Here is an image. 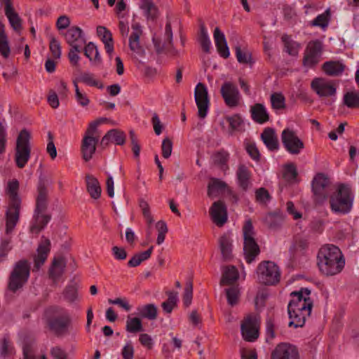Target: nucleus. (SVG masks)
<instances>
[{"instance_id":"obj_21","label":"nucleus","mask_w":359,"mask_h":359,"mask_svg":"<svg viewBox=\"0 0 359 359\" xmlns=\"http://www.w3.org/2000/svg\"><path fill=\"white\" fill-rule=\"evenodd\" d=\"M133 32L129 38L130 49L140 56L145 54L144 48L140 46V38L142 33L141 26L139 23L135 22L132 25Z\"/></svg>"},{"instance_id":"obj_39","label":"nucleus","mask_w":359,"mask_h":359,"mask_svg":"<svg viewBox=\"0 0 359 359\" xmlns=\"http://www.w3.org/2000/svg\"><path fill=\"white\" fill-rule=\"evenodd\" d=\"M284 221V215L280 212L269 213L265 217V222L270 229L279 228Z\"/></svg>"},{"instance_id":"obj_13","label":"nucleus","mask_w":359,"mask_h":359,"mask_svg":"<svg viewBox=\"0 0 359 359\" xmlns=\"http://www.w3.org/2000/svg\"><path fill=\"white\" fill-rule=\"evenodd\" d=\"M311 88L319 97H332L337 93L336 83L322 77L313 79Z\"/></svg>"},{"instance_id":"obj_12","label":"nucleus","mask_w":359,"mask_h":359,"mask_svg":"<svg viewBox=\"0 0 359 359\" xmlns=\"http://www.w3.org/2000/svg\"><path fill=\"white\" fill-rule=\"evenodd\" d=\"M46 322L50 330L57 336H60L67 332L71 325L72 318L68 313H64L60 315L48 317Z\"/></svg>"},{"instance_id":"obj_54","label":"nucleus","mask_w":359,"mask_h":359,"mask_svg":"<svg viewBox=\"0 0 359 359\" xmlns=\"http://www.w3.org/2000/svg\"><path fill=\"white\" fill-rule=\"evenodd\" d=\"M156 226L158 230L156 243L158 245H161L163 243L165 238V234L167 233L168 229L166 223L162 220L158 221L156 223Z\"/></svg>"},{"instance_id":"obj_63","label":"nucleus","mask_w":359,"mask_h":359,"mask_svg":"<svg viewBox=\"0 0 359 359\" xmlns=\"http://www.w3.org/2000/svg\"><path fill=\"white\" fill-rule=\"evenodd\" d=\"M256 200L262 203H266L271 198L269 191L265 188H259L255 192Z\"/></svg>"},{"instance_id":"obj_23","label":"nucleus","mask_w":359,"mask_h":359,"mask_svg":"<svg viewBox=\"0 0 359 359\" xmlns=\"http://www.w3.org/2000/svg\"><path fill=\"white\" fill-rule=\"evenodd\" d=\"M66 267V261L63 257H55L48 270V276L53 280V284H57L60 278L62 276Z\"/></svg>"},{"instance_id":"obj_61","label":"nucleus","mask_w":359,"mask_h":359,"mask_svg":"<svg viewBox=\"0 0 359 359\" xmlns=\"http://www.w3.org/2000/svg\"><path fill=\"white\" fill-rule=\"evenodd\" d=\"M228 123H229L230 128L232 131L238 130L241 125L243 123V119L238 114H234L232 116L226 118Z\"/></svg>"},{"instance_id":"obj_22","label":"nucleus","mask_w":359,"mask_h":359,"mask_svg":"<svg viewBox=\"0 0 359 359\" xmlns=\"http://www.w3.org/2000/svg\"><path fill=\"white\" fill-rule=\"evenodd\" d=\"M98 137L84 136L81 142V154L85 161H89L96 151Z\"/></svg>"},{"instance_id":"obj_6","label":"nucleus","mask_w":359,"mask_h":359,"mask_svg":"<svg viewBox=\"0 0 359 359\" xmlns=\"http://www.w3.org/2000/svg\"><path fill=\"white\" fill-rule=\"evenodd\" d=\"M243 251L246 262L252 263L255 257L259 254V247L255 239V232L250 219L245 221L243 227Z\"/></svg>"},{"instance_id":"obj_14","label":"nucleus","mask_w":359,"mask_h":359,"mask_svg":"<svg viewBox=\"0 0 359 359\" xmlns=\"http://www.w3.org/2000/svg\"><path fill=\"white\" fill-rule=\"evenodd\" d=\"M323 53V43L320 40L311 41L305 50L303 58L304 66L313 67L320 61Z\"/></svg>"},{"instance_id":"obj_33","label":"nucleus","mask_w":359,"mask_h":359,"mask_svg":"<svg viewBox=\"0 0 359 359\" xmlns=\"http://www.w3.org/2000/svg\"><path fill=\"white\" fill-rule=\"evenodd\" d=\"M87 191L90 196L94 198L97 199L101 195V187L96 177L90 174H87L85 177Z\"/></svg>"},{"instance_id":"obj_57","label":"nucleus","mask_w":359,"mask_h":359,"mask_svg":"<svg viewBox=\"0 0 359 359\" xmlns=\"http://www.w3.org/2000/svg\"><path fill=\"white\" fill-rule=\"evenodd\" d=\"M63 295L67 302L72 303L77 299V289L73 285H67L63 292Z\"/></svg>"},{"instance_id":"obj_29","label":"nucleus","mask_w":359,"mask_h":359,"mask_svg":"<svg viewBox=\"0 0 359 359\" xmlns=\"http://www.w3.org/2000/svg\"><path fill=\"white\" fill-rule=\"evenodd\" d=\"M322 69L328 76H338L344 71L345 65L338 60H330L323 63Z\"/></svg>"},{"instance_id":"obj_15","label":"nucleus","mask_w":359,"mask_h":359,"mask_svg":"<svg viewBox=\"0 0 359 359\" xmlns=\"http://www.w3.org/2000/svg\"><path fill=\"white\" fill-rule=\"evenodd\" d=\"M22 287V259L19 260L11 272L6 290V297H11Z\"/></svg>"},{"instance_id":"obj_51","label":"nucleus","mask_w":359,"mask_h":359,"mask_svg":"<svg viewBox=\"0 0 359 359\" xmlns=\"http://www.w3.org/2000/svg\"><path fill=\"white\" fill-rule=\"evenodd\" d=\"M297 175V168L294 163H289L285 166L283 176L287 182L294 181Z\"/></svg>"},{"instance_id":"obj_19","label":"nucleus","mask_w":359,"mask_h":359,"mask_svg":"<svg viewBox=\"0 0 359 359\" xmlns=\"http://www.w3.org/2000/svg\"><path fill=\"white\" fill-rule=\"evenodd\" d=\"M212 221L218 226H222L227 221V211L225 204L218 201L214 202L210 209Z\"/></svg>"},{"instance_id":"obj_37","label":"nucleus","mask_w":359,"mask_h":359,"mask_svg":"<svg viewBox=\"0 0 359 359\" xmlns=\"http://www.w3.org/2000/svg\"><path fill=\"white\" fill-rule=\"evenodd\" d=\"M11 53L8 37L5 32V26L0 21V54L4 58H8Z\"/></svg>"},{"instance_id":"obj_56","label":"nucleus","mask_w":359,"mask_h":359,"mask_svg":"<svg viewBox=\"0 0 359 359\" xmlns=\"http://www.w3.org/2000/svg\"><path fill=\"white\" fill-rule=\"evenodd\" d=\"M49 48L54 59H60L61 57V46L60 42L54 37H50Z\"/></svg>"},{"instance_id":"obj_20","label":"nucleus","mask_w":359,"mask_h":359,"mask_svg":"<svg viewBox=\"0 0 359 359\" xmlns=\"http://www.w3.org/2000/svg\"><path fill=\"white\" fill-rule=\"evenodd\" d=\"M65 37L70 47H74V46L83 47L86 43L83 30L77 26L70 27L65 33Z\"/></svg>"},{"instance_id":"obj_62","label":"nucleus","mask_w":359,"mask_h":359,"mask_svg":"<svg viewBox=\"0 0 359 359\" xmlns=\"http://www.w3.org/2000/svg\"><path fill=\"white\" fill-rule=\"evenodd\" d=\"M161 150L162 155L165 158H168L170 156L172 150V142L168 137L163 139Z\"/></svg>"},{"instance_id":"obj_38","label":"nucleus","mask_w":359,"mask_h":359,"mask_svg":"<svg viewBox=\"0 0 359 359\" xmlns=\"http://www.w3.org/2000/svg\"><path fill=\"white\" fill-rule=\"evenodd\" d=\"M5 15L8 19L12 28L15 31H20L21 29V19L13 6H8L7 8H5Z\"/></svg>"},{"instance_id":"obj_5","label":"nucleus","mask_w":359,"mask_h":359,"mask_svg":"<svg viewBox=\"0 0 359 359\" xmlns=\"http://www.w3.org/2000/svg\"><path fill=\"white\" fill-rule=\"evenodd\" d=\"M353 195L351 188L346 184L339 186L337 191L330 196L331 210L335 213H348L353 206Z\"/></svg>"},{"instance_id":"obj_55","label":"nucleus","mask_w":359,"mask_h":359,"mask_svg":"<svg viewBox=\"0 0 359 359\" xmlns=\"http://www.w3.org/2000/svg\"><path fill=\"white\" fill-rule=\"evenodd\" d=\"M193 297V283L191 281L187 282L183 294V304L186 307L191 305Z\"/></svg>"},{"instance_id":"obj_49","label":"nucleus","mask_w":359,"mask_h":359,"mask_svg":"<svg viewBox=\"0 0 359 359\" xmlns=\"http://www.w3.org/2000/svg\"><path fill=\"white\" fill-rule=\"evenodd\" d=\"M226 294L227 302L231 306L238 303L239 297V290L238 286H231L225 290Z\"/></svg>"},{"instance_id":"obj_59","label":"nucleus","mask_w":359,"mask_h":359,"mask_svg":"<svg viewBox=\"0 0 359 359\" xmlns=\"http://www.w3.org/2000/svg\"><path fill=\"white\" fill-rule=\"evenodd\" d=\"M79 80L80 81L90 86H95L99 88H103V85L102 83L99 85V82L94 79L93 74L88 72L83 73L80 76Z\"/></svg>"},{"instance_id":"obj_53","label":"nucleus","mask_w":359,"mask_h":359,"mask_svg":"<svg viewBox=\"0 0 359 359\" xmlns=\"http://www.w3.org/2000/svg\"><path fill=\"white\" fill-rule=\"evenodd\" d=\"M16 164L22 168V130L19 132L17 145H16Z\"/></svg>"},{"instance_id":"obj_58","label":"nucleus","mask_w":359,"mask_h":359,"mask_svg":"<svg viewBox=\"0 0 359 359\" xmlns=\"http://www.w3.org/2000/svg\"><path fill=\"white\" fill-rule=\"evenodd\" d=\"M236 55L239 63L248 64L251 60V55L247 50H243L239 46L235 48Z\"/></svg>"},{"instance_id":"obj_31","label":"nucleus","mask_w":359,"mask_h":359,"mask_svg":"<svg viewBox=\"0 0 359 359\" xmlns=\"http://www.w3.org/2000/svg\"><path fill=\"white\" fill-rule=\"evenodd\" d=\"M212 159L214 164L223 172H226L229 169L228 165L229 154L226 150L222 149L217 151L212 154Z\"/></svg>"},{"instance_id":"obj_60","label":"nucleus","mask_w":359,"mask_h":359,"mask_svg":"<svg viewBox=\"0 0 359 359\" xmlns=\"http://www.w3.org/2000/svg\"><path fill=\"white\" fill-rule=\"evenodd\" d=\"M54 137L51 132L48 133V142L46 147V151L49 154L51 159H55L57 156V149L53 142Z\"/></svg>"},{"instance_id":"obj_50","label":"nucleus","mask_w":359,"mask_h":359,"mask_svg":"<svg viewBox=\"0 0 359 359\" xmlns=\"http://www.w3.org/2000/svg\"><path fill=\"white\" fill-rule=\"evenodd\" d=\"M109 135H111V142H114L118 145L125 144L126 135L123 131L118 129H111L109 130Z\"/></svg>"},{"instance_id":"obj_7","label":"nucleus","mask_w":359,"mask_h":359,"mask_svg":"<svg viewBox=\"0 0 359 359\" xmlns=\"http://www.w3.org/2000/svg\"><path fill=\"white\" fill-rule=\"evenodd\" d=\"M259 282L264 285H274L280 280V271L273 262L264 261L257 269Z\"/></svg>"},{"instance_id":"obj_44","label":"nucleus","mask_w":359,"mask_h":359,"mask_svg":"<svg viewBox=\"0 0 359 359\" xmlns=\"http://www.w3.org/2000/svg\"><path fill=\"white\" fill-rule=\"evenodd\" d=\"M126 330L130 333H137L144 330L142 323L139 318H128Z\"/></svg>"},{"instance_id":"obj_8","label":"nucleus","mask_w":359,"mask_h":359,"mask_svg":"<svg viewBox=\"0 0 359 359\" xmlns=\"http://www.w3.org/2000/svg\"><path fill=\"white\" fill-rule=\"evenodd\" d=\"M311 186L315 201L318 203H323L331 191L329 178L323 173H318L314 177Z\"/></svg>"},{"instance_id":"obj_45","label":"nucleus","mask_w":359,"mask_h":359,"mask_svg":"<svg viewBox=\"0 0 359 359\" xmlns=\"http://www.w3.org/2000/svg\"><path fill=\"white\" fill-rule=\"evenodd\" d=\"M281 39L284 43L285 51L290 55H297L298 53L299 45L287 34H283Z\"/></svg>"},{"instance_id":"obj_25","label":"nucleus","mask_w":359,"mask_h":359,"mask_svg":"<svg viewBox=\"0 0 359 359\" xmlns=\"http://www.w3.org/2000/svg\"><path fill=\"white\" fill-rule=\"evenodd\" d=\"M241 333L247 341H254L258 338L259 332L251 317H248L241 324Z\"/></svg>"},{"instance_id":"obj_27","label":"nucleus","mask_w":359,"mask_h":359,"mask_svg":"<svg viewBox=\"0 0 359 359\" xmlns=\"http://www.w3.org/2000/svg\"><path fill=\"white\" fill-rule=\"evenodd\" d=\"M261 138L269 150L276 151L278 149V140L273 128H265L261 134Z\"/></svg>"},{"instance_id":"obj_10","label":"nucleus","mask_w":359,"mask_h":359,"mask_svg":"<svg viewBox=\"0 0 359 359\" xmlns=\"http://www.w3.org/2000/svg\"><path fill=\"white\" fill-rule=\"evenodd\" d=\"M281 140L284 148L290 154L298 155L304 148V144L292 130L286 128L281 134Z\"/></svg>"},{"instance_id":"obj_18","label":"nucleus","mask_w":359,"mask_h":359,"mask_svg":"<svg viewBox=\"0 0 359 359\" xmlns=\"http://www.w3.org/2000/svg\"><path fill=\"white\" fill-rule=\"evenodd\" d=\"M297 348L289 343H280L271 353V359H299Z\"/></svg>"},{"instance_id":"obj_64","label":"nucleus","mask_w":359,"mask_h":359,"mask_svg":"<svg viewBox=\"0 0 359 359\" xmlns=\"http://www.w3.org/2000/svg\"><path fill=\"white\" fill-rule=\"evenodd\" d=\"M121 355L123 359H133L134 357V348L131 341H128L123 346Z\"/></svg>"},{"instance_id":"obj_2","label":"nucleus","mask_w":359,"mask_h":359,"mask_svg":"<svg viewBox=\"0 0 359 359\" xmlns=\"http://www.w3.org/2000/svg\"><path fill=\"white\" fill-rule=\"evenodd\" d=\"M317 259L320 272L327 276L340 273L345 265V259L340 249L334 245L323 246L318 251Z\"/></svg>"},{"instance_id":"obj_28","label":"nucleus","mask_w":359,"mask_h":359,"mask_svg":"<svg viewBox=\"0 0 359 359\" xmlns=\"http://www.w3.org/2000/svg\"><path fill=\"white\" fill-rule=\"evenodd\" d=\"M97 34L103 42L106 52L111 55L114 52V40L111 32L105 27L98 26Z\"/></svg>"},{"instance_id":"obj_35","label":"nucleus","mask_w":359,"mask_h":359,"mask_svg":"<svg viewBox=\"0 0 359 359\" xmlns=\"http://www.w3.org/2000/svg\"><path fill=\"white\" fill-rule=\"evenodd\" d=\"M227 187L225 182L217 178H211L208 185V196L209 197L216 196Z\"/></svg>"},{"instance_id":"obj_9","label":"nucleus","mask_w":359,"mask_h":359,"mask_svg":"<svg viewBox=\"0 0 359 359\" xmlns=\"http://www.w3.org/2000/svg\"><path fill=\"white\" fill-rule=\"evenodd\" d=\"M156 52L161 54L165 51L172 56H179L180 53L172 46V31L169 21L166 22L165 27L164 42L162 43L158 38L152 39Z\"/></svg>"},{"instance_id":"obj_3","label":"nucleus","mask_w":359,"mask_h":359,"mask_svg":"<svg viewBox=\"0 0 359 359\" xmlns=\"http://www.w3.org/2000/svg\"><path fill=\"white\" fill-rule=\"evenodd\" d=\"M47 207L48 189L44 180L40 177L37 186L36 206L34 211L32 222L29 227V231L32 234L38 235L50 222L51 215L43 213L46 210Z\"/></svg>"},{"instance_id":"obj_42","label":"nucleus","mask_w":359,"mask_h":359,"mask_svg":"<svg viewBox=\"0 0 359 359\" xmlns=\"http://www.w3.org/2000/svg\"><path fill=\"white\" fill-rule=\"evenodd\" d=\"M343 103L350 109L359 108V93L349 91L344 95Z\"/></svg>"},{"instance_id":"obj_30","label":"nucleus","mask_w":359,"mask_h":359,"mask_svg":"<svg viewBox=\"0 0 359 359\" xmlns=\"http://www.w3.org/2000/svg\"><path fill=\"white\" fill-rule=\"evenodd\" d=\"M239 278V273L234 266H227L223 268L220 285H233Z\"/></svg>"},{"instance_id":"obj_16","label":"nucleus","mask_w":359,"mask_h":359,"mask_svg":"<svg viewBox=\"0 0 359 359\" xmlns=\"http://www.w3.org/2000/svg\"><path fill=\"white\" fill-rule=\"evenodd\" d=\"M43 241L39 243L36 254L33 255L34 266L32 273L38 275L42 266L46 262L50 250V241L49 239L42 237Z\"/></svg>"},{"instance_id":"obj_47","label":"nucleus","mask_w":359,"mask_h":359,"mask_svg":"<svg viewBox=\"0 0 359 359\" xmlns=\"http://www.w3.org/2000/svg\"><path fill=\"white\" fill-rule=\"evenodd\" d=\"M14 348L8 337L4 336L0 341V355L7 357L13 354Z\"/></svg>"},{"instance_id":"obj_11","label":"nucleus","mask_w":359,"mask_h":359,"mask_svg":"<svg viewBox=\"0 0 359 359\" xmlns=\"http://www.w3.org/2000/svg\"><path fill=\"white\" fill-rule=\"evenodd\" d=\"M194 98L198 107V117L201 119L205 118L207 116L210 106L208 92L205 84L198 83L196 85L194 90Z\"/></svg>"},{"instance_id":"obj_17","label":"nucleus","mask_w":359,"mask_h":359,"mask_svg":"<svg viewBox=\"0 0 359 359\" xmlns=\"http://www.w3.org/2000/svg\"><path fill=\"white\" fill-rule=\"evenodd\" d=\"M220 93L228 107H235L238 105L241 95L235 84L230 81L224 82L221 87Z\"/></svg>"},{"instance_id":"obj_24","label":"nucleus","mask_w":359,"mask_h":359,"mask_svg":"<svg viewBox=\"0 0 359 359\" xmlns=\"http://www.w3.org/2000/svg\"><path fill=\"white\" fill-rule=\"evenodd\" d=\"M236 179L239 187L244 191L252 186L251 172L244 164H240L236 170Z\"/></svg>"},{"instance_id":"obj_41","label":"nucleus","mask_w":359,"mask_h":359,"mask_svg":"<svg viewBox=\"0 0 359 359\" xmlns=\"http://www.w3.org/2000/svg\"><path fill=\"white\" fill-rule=\"evenodd\" d=\"M198 42L205 53H210L211 42L204 24H201L200 26Z\"/></svg>"},{"instance_id":"obj_46","label":"nucleus","mask_w":359,"mask_h":359,"mask_svg":"<svg viewBox=\"0 0 359 359\" xmlns=\"http://www.w3.org/2000/svg\"><path fill=\"white\" fill-rule=\"evenodd\" d=\"M271 107L276 110L285 109V98L281 93H273L270 97Z\"/></svg>"},{"instance_id":"obj_1","label":"nucleus","mask_w":359,"mask_h":359,"mask_svg":"<svg viewBox=\"0 0 359 359\" xmlns=\"http://www.w3.org/2000/svg\"><path fill=\"white\" fill-rule=\"evenodd\" d=\"M310 294L311 290L306 287L291 292L292 299L287 306V313L291 320L289 327H302L304 325L313 308V300L310 298Z\"/></svg>"},{"instance_id":"obj_40","label":"nucleus","mask_w":359,"mask_h":359,"mask_svg":"<svg viewBox=\"0 0 359 359\" xmlns=\"http://www.w3.org/2000/svg\"><path fill=\"white\" fill-rule=\"evenodd\" d=\"M140 7L148 19L154 20L158 14V9L152 0H140Z\"/></svg>"},{"instance_id":"obj_4","label":"nucleus","mask_w":359,"mask_h":359,"mask_svg":"<svg viewBox=\"0 0 359 359\" xmlns=\"http://www.w3.org/2000/svg\"><path fill=\"white\" fill-rule=\"evenodd\" d=\"M20 183L17 180L8 182L6 192L9 196L10 202L6 213V232L11 233L15 228L20 218L21 200L18 196Z\"/></svg>"},{"instance_id":"obj_52","label":"nucleus","mask_w":359,"mask_h":359,"mask_svg":"<svg viewBox=\"0 0 359 359\" xmlns=\"http://www.w3.org/2000/svg\"><path fill=\"white\" fill-rule=\"evenodd\" d=\"M330 10H326L323 13L318 15L313 21L312 25L320 27L322 28L327 27L329 23Z\"/></svg>"},{"instance_id":"obj_43","label":"nucleus","mask_w":359,"mask_h":359,"mask_svg":"<svg viewBox=\"0 0 359 359\" xmlns=\"http://www.w3.org/2000/svg\"><path fill=\"white\" fill-rule=\"evenodd\" d=\"M309 242L306 238L302 236H296L294 238L292 245L290 248V252L294 255L297 252H302L308 247Z\"/></svg>"},{"instance_id":"obj_34","label":"nucleus","mask_w":359,"mask_h":359,"mask_svg":"<svg viewBox=\"0 0 359 359\" xmlns=\"http://www.w3.org/2000/svg\"><path fill=\"white\" fill-rule=\"evenodd\" d=\"M219 245L224 260H229L232 257V243L230 237L224 234L219 239Z\"/></svg>"},{"instance_id":"obj_48","label":"nucleus","mask_w":359,"mask_h":359,"mask_svg":"<svg viewBox=\"0 0 359 359\" xmlns=\"http://www.w3.org/2000/svg\"><path fill=\"white\" fill-rule=\"evenodd\" d=\"M83 47H80V46H74V47H70L68 53V59L72 66H79L80 56L79 55V53H81Z\"/></svg>"},{"instance_id":"obj_32","label":"nucleus","mask_w":359,"mask_h":359,"mask_svg":"<svg viewBox=\"0 0 359 359\" xmlns=\"http://www.w3.org/2000/svg\"><path fill=\"white\" fill-rule=\"evenodd\" d=\"M252 118L258 123H264L269 119V114L265 107L260 103H257L250 109Z\"/></svg>"},{"instance_id":"obj_36","label":"nucleus","mask_w":359,"mask_h":359,"mask_svg":"<svg viewBox=\"0 0 359 359\" xmlns=\"http://www.w3.org/2000/svg\"><path fill=\"white\" fill-rule=\"evenodd\" d=\"M137 314L142 318L149 320H155L157 318V307L154 304H148L146 305L138 306Z\"/></svg>"},{"instance_id":"obj_26","label":"nucleus","mask_w":359,"mask_h":359,"mask_svg":"<svg viewBox=\"0 0 359 359\" xmlns=\"http://www.w3.org/2000/svg\"><path fill=\"white\" fill-rule=\"evenodd\" d=\"M83 50L85 56L88 58L91 65L95 67H98L102 64V60L100 55L97 46L93 42H88L84 44Z\"/></svg>"}]
</instances>
